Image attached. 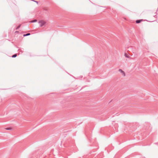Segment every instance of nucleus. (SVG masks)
<instances>
[{"label": "nucleus", "instance_id": "nucleus-1", "mask_svg": "<svg viewBox=\"0 0 158 158\" xmlns=\"http://www.w3.org/2000/svg\"><path fill=\"white\" fill-rule=\"evenodd\" d=\"M39 23L40 24V27H42L43 26L45 27L46 25V22L44 20H41L39 21Z\"/></svg>", "mask_w": 158, "mask_h": 158}, {"label": "nucleus", "instance_id": "nucleus-2", "mask_svg": "<svg viewBox=\"0 0 158 158\" xmlns=\"http://www.w3.org/2000/svg\"><path fill=\"white\" fill-rule=\"evenodd\" d=\"M118 73L122 76H125V73L123 70H118Z\"/></svg>", "mask_w": 158, "mask_h": 158}, {"label": "nucleus", "instance_id": "nucleus-3", "mask_svg": "<svg viewBox=\"0 0 158 158\" xmlns=\"http://www.w3.org/2000/svg\"><path fill=\"white\" fill-rule=\"evenodd\" d=\"M142 21V20H136V23H140Z\"/></svg>", "mask_w": 158, "mask_h": 158}, {"label": "nucleus", "instance_id": "nucleus-4", "mask_svg": "<svg viewBox=\"0 0 158 158\" xmlns=\"http://www.w3.org/2000/svg\"><path fill=\"white\" fill-rule=\"evenodd\" d=\"M30 35V33H27V34H24L23 35V36H28V35Z\"/></svg>", "mask_w": 158, "mask_h": 158}, {"label": "nucleus", "instance_id": "nucleus-5", "mask_svg": "<svg viewBox=\"0 0 158 158\" xmlns=\"http://www.w3.org/2000/svg\"><path fill=\"white\" fill-rule=\"evenodd\" d=\"M125 56L127 57V58H129V56H128V55L127 54V53H125V55H124Z\"/></svg>", "mask_w": 158, "mask_h": 158}, {"label": "nucleus", "instance_id": "nucleus-6", "mask_svg": "<svg viewBox=\"0 0 158 158\" xmlns=\"http://www.w3.org/2000/svg\"><path fill=\"white\" fill-rule=\"evenodd\" d=\"M157 14L156 12H155L154 15H152L153 16L155 17H156V16L157 15Z\"/></svg>", "mask_w": 158, "mask_h": 158}, {"label": "nucleus", "instance_id": "nucleus-7", "mask_svg": "<svg viewBox=\"0 0 158 158\" xmlns=\"http://www.w3.org/2000/svg\"><path fill=\"white\" fill-rule=\"evenodd\" d=\"M37 20L36 19H34V20H33L32 21H31V23H34V22H37Z\"/></svg>", "mask_w": 158, "mask_h": 158}, {"label": "nucleus", "instance_id": "nucleus-8", "mask_svg": "<svg viewBox=\"0 0 158 158\" xmlns=\"http://www.w3.org/2000/svg\"><path fill=\"white\" fill-rule=\"evenodd\" d=\"M17 54H15L14 55H13L12 56V57H13V58H14V57H16V56H17Z\"/></svg>", "mask_w": 158, "mask_h": 158}, {"label": "nucleus", "instance_id": "nucleus-9", "mask_svg": "<svg viewBox=\"0 0 158 158\" xmlns=\"http://www.w3.org/2000/svg\"><path fill=\"white\" fill-rule=\"evenodd\" d=\"M21 24H20V25H19V26H18L16 28V30H17L21 26Z\"/></svg>", "mask_w": 158, "mask_h": 158}, {"label": "nucleus", "instance_id": "nucleus-10", "mask_svg": "<svg viewBox=\"0 0 158 158\" xmlns=\"http://www.w3.org/2000/svg\"><path fill=\"white\" fill-rule=\"evenodd\" d=\"M6 130H10L11 129V128H6Z\"/></svg>", "mask_w": 158, "mask_h": 158}, {"label": "nucleus", "instance_id": "nucleus-11", "mask_svg": "<svg viewBox=\"0 0 158 158\" xmlns=\"http://www.w3.org/2000/svg\"><path fill=\"white\" fill-rule=\"evenodd\" d=\"M34 2H35L36 3H38V2L37 1H34Z\"/></svg>", "mask_w": 158, "mask_h": 158}, {"label": "nucleus", "instance_id": "nucleus-12", "mask_svg": "<svg viewBox=\"0 0 158 158\" xmlns=\"http://www.w3.org/2000/svg\"><path fill=\"white\" fill-rule=\"evenodd\" d=\"M19 32V31H15V32Z\"/></svg>", "mask_w": 158, "mask_h": 158}]
</instances>
